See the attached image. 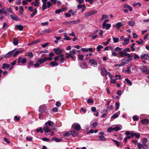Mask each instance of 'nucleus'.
<instances>
[{
	"instance_id": "obj_15",
	"label": "nucleus",
	"mask_w": 149,
	"mask_h": 149,
	"mask_svg": "<svg viewBox=\"0 0 149 149\" xmlns=\"http://www.w3.org/2000/svg\"><path fill=\"white\" fill-rule=\"evenodd\" d=\"M46 61H48L47 60V58L45 57L42 58L38 59L37 60V62L39 63L40 64H42L44 62Z\"/></svg>"
},
{
	"instance_id": "obj_60",
	"label": "nucleus",
	"mask_w": 149,
	"mask_h": 149,
	"mask_svg": "<svg viewBox=\"0 0 149 149\" xmlns=\"http://www.w3.org/2000/svg\"><path fill=\"white\" fill-rule=\"evenodd\" d=\"M142 148L144 149H148V146L146 144H143Z\"/></svg>"
},
{
	"instance_id": "obj_47",
	"label": "nucleus",
	"mask_w": 149,
	"mask_h": 149,
	"mask_svg": "<svg viewBox=\"0 0 149 149\" xmlns=\"http://www.w3.org/2000/svg\"><path fill=\"white\" fill-rule=\"evenodd\" d=\"M39 0H36L34 2V6L38 7L39 6V3L38 2Z\"/></svg>"
},
{
	"instance_id": "obj_49",
	"label": "nucleus",
	"mask_w": 149,
	"mask_h": 149,
	"mask_svg": "<svg viewBox=\"0 0 149 149\" xmlns=\"http://www.w3.org/2000/svg\"><path fill=\"white\" fill-rule=\"evenodd\" d=\"M135 43H132L130 46V48H131L132 51L133 52L135 51V49L134 48V47L135 45Z\"/></svg>"
},
{
	"instance_id": "obj_51",
	"label": "nucleus",
	"mask_w": 149,
	"mask_h": 149,
	"mask_svg": "<svg viewBox=\"0 0 149 149\" xmlns=\"http://www.w3.org/2000/svg\"><path fill=\"white\" fill-rule=\"evenodd\" d=\"M115 105L116 106V110H117L118 109L119 106H120V104L118 102H116L115 103Z\"/></svg>"
},
{
	"instance_id": "obj_62",
	"label": "nucleus",
	"mask_w": 149,
	"mask_h": 149,
	"mask_svg": "<svg viewBox=\"0 0 149 149\" xmlns=\"http://www.w3.org/2000/svg\"><path fill=\"white\" fill-rule=\"evenodd\" d=\"M34 62L33 61H32L30 62L29 63V65L27 66V67L28 68H30V67L33 65Z\"/></svg>"
},
{
	"instance_id": "obj_29",
	"label": "nucleus",
	"mask_w": 149,
	"mask_h": 149,
	"mask_svg": "<svg viewBox=\"0 0 149 149\" xmlns=\"http://www.w3.org/2000/svg\"><path fill=\"white\" fill-rule=\"evenodd\" d=\"M124 42L122 43L123 45H127L129 42L130 39H124Z\"/></svg>"
},
{
	"instance_id": "obj_35",
	"label": "nucleus",
	"mask_w": 149,
	"mask_h": 149,
	"mask_svg": "<svg viewBox=\"0 0 149 149\" xmlns=\"http://www.w3.org/2000/svg\"><path fill=\"white\" fill-rule=\"evenodd\" d=\"M13 43L14 45H16L18 44V40L16 38H14L13 40Z\"/></svg>"
},
{
	"instance_id": "obj_34",
	"label": "nucleus",
	"mask_w": 149,
	"mask_h": 149,
	"mask_svg": "<svg viewBox=\"0 0 149 149\" xmlns=\"http://www.w3.org/2000/svg\"><path fill=\"white\" fill-rule=\"evenodd\" d=\"M52 31L50 29H45L41 31L42 33H49L50 32H52Z\"/></svg>"
},
{
	"instance_id": "obj_33",
	"label": "nucleus",
	"mask_w": 149,
	"mask_h": 149,
	"mask_svg": "<svg viewBox=\"0 0 149 149\" xmlns=\"http://www.w3.org/2000/svg\"><path fill=\"white\" fill-rule=\"evenodd\" d=\"M82 65L84 66V67H83L82 65H81L80 66L82 69H86V67L87 66V65L85 62H84L83 63Z\"/></svg>"
},
{
	"instance_id": "obj_21",
	"label": "nucleus",
	"mask_w": 149,
	"mask_h": 149,
	"mask_svg": "<svg viewBox=\"0 0 149 149\" xmlns=\"http://www.w3.org/2000/svg\"><path fill=\"white\" fill-rule=\"evenodd\" d=\"M132 136L133 137L135 136V138L137 139H139L140 136V134L139 133L134 132L133 131H132Z\"/></svg>"
},
{
	"instance_id": "obj_63",
	"label": "nucleus",
	"mask_w": 149,
	"mask_h": 149,
	"mask_svg": "<svg viewBox=\"0 0 149 149\" xmlns=\"http://www.w3.org/2000/svg\"><path fill=\"white\" fill-rule=\"evenodd\" d=\"M134 59H136L139 58V57L137 54L135 53H134Z\"/></svg>"
},
{
	"instance_id": "obj_32",
	"label": "nucleus",
	"mask_w": 149,
	"mask_h": 149,
	"mask_svg": "<svg viewBox=\"0 0 149 149\" xmlns=\"http://www.w3.org/2000/svg\"><path fill=\"white\" fill-rule=\"evenodd\" d=\"M52 67H54L58 65V63L55 61H52L50 63Z\"/></svg>"
},
{
	"instance_id": "obj_31",
	"label": "nucleus",
	"mask_w": 149,
	"mask_h": 149,
	"mask_svg": "<svg viewBox=\"0 0 149 149\" xmlns=\"http://www.w3.org/2000/svg\"><path fill=\"white\" fill-rule=\"evenodd\" d=\"M135 24V22L133 21H130L128 22V24L130 26H133Z\"/></svg>"
},
{
	"instance_id": "obj_38",
	"label": "nucleus",
	"mask_w": 149,
	"mask_h": 149,
	"mask_svg": "<svg viewBox=\"0 0 149 149\" xmlns=\"http://www.w3.org/2000/svg\"><path fill=\"white\" fill-rule=\"evenodd\" d=\"M78 57L79 60L82 61L83 60L84 56L82 54H79L78 55Z\"/></svg>"
},
{
	"instance_id": "obj_40",
	"label": "nucleus",
	"mask_w": 149,
	"mask_h": 149,
	"mask_svg": "<svg viewBox=\"0 0 149 149\" xmlns=\"http://www.w3.org/2000/svg\"><path fill=\"white\" fill-rule=\"evenodd\" d=\"M77 50L75 49H73L72 50L70 51L69 53L71 54V55H74L76 54V52Z\"/></svg>"
},
{
	"instance_id": "obj_19",
	"label": "nucleus",
	"mask_w": 149,
	"mask_h": 149,
	"mask_svg": "<svg viewBox=\"0 0 149 149\" xmlns=\"http://www.w3.org/2000/svg\"><path fill=\"white\" fill-rule=\"evenodd\" d=\"M49 57H46L48 61H51L52 59V57L54 55V54L52 52H51L49 54Z\"/></svg>"
},
{
	"instance_id": "obj_26",
	"label": "nucleus",
	"mask_w": 149,
	"mask_h": 149,
	"mask_svg": "<svg viewBox=\"0 0 149 149\" xmlns=\"http://www.w3.org/2000/svg\"><path fill=\"white\" fill-rule=\"evenodd\" d=\"M3 13L5 15H8V13L5 10L4 8H3L0 10V14Z\"/></svg>"
},
{
	"instance_id": "obj_42",
	"label": "nucleus",
	"mask_w": 149,
	"mask_h": 149,
	"mask_svg": "<svg viewBox=\"0 0 149 149\" xmlns=\"http://www.w3.org/2000/svg\"><path fill=\"white\" fill-rule=\"evenodd\" d=\"M119 39L118 38H117L113 37V40L114 43H116L118 42Z\"/></svg>"
},
{
	"instance_id": "obj_4",
	"label": "nucleus",
	"mask_w": 149,
	"mask_h": 149,
	"mask_svg": "<svg viewBox=\"0 0 149 149\" xmlns=\"http://www.w3.org/2000/svg\"><path fill=\"white\" fill-rule=\"evenodd\" d=\"M42 1L43 3L42 8L43 10H45L47 8H49L53 5L51 2L47 1V0H42Z\"/></svg>"
},
{
	"instance_id": "obj_56",
	"label": "nucleus",
	"mask_w": 149,
	"mask_h": 149,
	"mask_svg": "<svg viewBox=\"0 0 149 149\" xmlns=\"http://www.w3.org/2000/svg\"><path fill=\"white\" fill-rule=\"evenodd\" d=\"M113 128L114 130L118 131L121 130V128L118 126H116Z\"/></svg>"
},
{
	"instance_id": "obj_43",
	"label": "nucleus",
	"mask_w": 149,
	"mask_h": 149,
	"mask_svg": "<svg viewBox=\"0 0 149 149\" xmlns=\"http://www.w3.org/2000/svg\"><path fill=\"white\" fill-rule=\"evenodd\" d=\"M114 49L116 51L119 52H120L121 51L122 48L119 47H117L115 48Z\"/></svg>"
},
{
	"instance_id": "obj_45",
	"label": "nucleus",
	"mask_w": 149,
	"mask_h": 149,
	"mask_svg": "<svg viewBox=\"0 0 149 149\" xmlns=\"http://www.w3.org/2000/svg\"><path fill=\"white\" fill-rule=\"evenodd\" d=\"M148 141V139L146 137H144L143 138L142 140V144H146Z\"/></svg>"
},
{
	"instance_id": "obj_5",
	"label": "nucleus",
	"mask_w": 149,
	"mask_h": 149,
	"mask_svg": "<svg viewBox=\"0 0 149 149\" xmlns=\"http://www.w3.org/2000/svg\"><path fill=\"white\" fill-rule=\"evenodd\" d=\"M140 69L142 72H144L146 74L149 73V69H148L146 66L143 65L141 66Z\"/></svg>"
},
{
	"instance_id": "obj_10",
	"label": "nucleus",
	"mask_w": 149,
	"mask_h": 149,
	"mask_svg": "<svg viewBox=\"0 0 149 149\" xmlns=\"http://www.w3.org/2000/svg\"><path fill=\"white\" fill-rule=\"evenodd\" d=\"M80 20L79 19H77L76 20L70 21L67 22V24L69 25H73L77 24V23L80 22Z\"/></svg>"
},
{
	"instance_id": "obj_41",
	"label": "nucleus",
	"mask_w": 149,
	"mask_h": 149,
	"mask_svg": "<svg viewBox=\"0 0 149 149\" xmlns=\"http://www.w3.org/2000/svg\"><path fill=\"white\" fill-rule=\"evenodd\" d=\"M125 80L127 84H129L130 86L132 85V82L130 80L127 78L125 79Z\"/></svg>"
},
{
	"instance_id": "obj_46",
	"label": "nucleus",
	"mask_w": 149,
	"mask_h": 149,
	"mask_svg": "<svg viewBox=\"0 0 149 149\" xmlns=\"http://www.w3.org/2000/svg\"><path fill=\"white\" fill-rule=\"evenodd\" d=\"M103 47L101 45H98L96 48V49L98 51H100L101 49L103 48Z\"/></svg>"
},
{
	"instance_id": "obj_53",
	"label": "nucleus",
	"mask_w": 149,
	"mask_h": 149,
	"mask_svg": "<svg viewBox=\"0 0 149 149\" xmlns=\"http://www.w3.org/2000/svg\"><path fill=\"white\" fill-rule=\"evenodd\" d=\"M132 119L134 121H137L139 120V118L136 116H134L132 117Z\"/></svg>"
},
{
	"instance_id": "obj_64",
	"label": "nucleus",
	"mask_w": 149,
	"mask_h": 149,
	"mask_svg": "<svg viewBox=\"0 0 149 149\" xmlns=\"http://www.w3.org/2000/svg\"><path fill=\"white\" fill-rule=\"evenodd\" d=\"M49 44V43L48 42H46L44 44L42 45V46L43 48H45Z\"/></svg>"
},
{
	"instance_id": "obj_23",
	"label": "nucleus",
	"mask_w": 149,
	"mask_h": 149,
	"mask_svg": "<svg viewBox=\"0 0 149 149\" xmlns=\"http://www.w3.org/2000/svg\"><path fill=\"white\" fill-rule=\"evenodd\" d=\"M70 132L71 135H72L74 137H77L78 135V133L75 131L74 130L70 131Z\"/></svg>"
},
{
	"instance_id": "obj_25",
	"label": "nucleus",
	"mask_w": 149,
	"mask_h": 149,
	"mask_svg": "<svg viewBox=\"0 0 149 149\" xmlns=\"http://www.w3.org/2000/svg\"><path fill=\"white\" fill-rule=\"evenodd\" d=\"M123 24L120 22H118L116 24V27L117 29L119 30L120 27L122 26Z\"/></svg>"
},
{
	"instance_id": "obj_50",
	"label": "nucleus",
	"mask_w": 149,
	"mask_h": 149,
	"mask_svg": "<svg viewBox=\"0 0 149 149\" xmlns=\"http://www.w3.org/2000/svg\"><path fill=\"white\" fill-rule=\"evenodd\" d=\"M53 139L56 142H58L62 141V139H61L59 138H55Z\"/></svg>"
},
{
	"instance_id": "obj_13",
	"label": "nucleus",
	"mask_w": 149,
	"mask_h": 149,
	"mask_svg": "<svg viewBox=\"0 0 149 149\" xmlns=\"http://www.w3.org/2000/svg\"><path fill=\"white\" fill-rule=\"evenodd\" d=\"M108 72H107L104 68H102L101 70V74L103 76H104L107 75Z\"/></svg>"
},
{
	"instance_id": "obj_59",
	"label": "nucleus",
	"mask_w": 149,
	"mask_h": 149,
	"mask_svg": "<svg viewBox=\"0 0 149 149\" xmlns=\"http://www.w3.org/2000/svg\"><path fill=\"white\" fill-rule=\"evenodd\" d=\"M110 41V39H109L107 40L106 42H103V44L104 45L106 46L109 44Z\"/></svg>"
},
{
	"instance_id": "obj_54",
	"label": "nucleus",
	"mask_w": 149,
	"mask_h": 149,
	"mask_svg": "<svg viewBox=\"0 0 149 149\" xmlns=\"http://www.w3.org/2000/svg\"><path fill=\"white\" fill-rule=\"evenodd\" d=\"M8 28L7 25L6 23H4L3 25V29L6 30Z\"/></svg>"
},
{
	"instance_id": "obj_22",
	"label": "nucleus",
	"mask_w": 149,
	"mask_h": 149,
	"mask_svg": "<svg viewBox=\"0 0 149 149\" xmlns=\"http://www.w3.org/2000/svg\"><path fill=\"white\" fill-rule=\"evenodd\" d=\"M149 120L147 119H143L141 120V123L143 125L147 124L149 123Z\"/></svg>"
},
{
	"instance_id": "obj_27",
	"label": "nucleus",
	"mask_w": 149,
	"mask_h": 149,
	"mask_svg": "<svg viewBox=\"0 0 149 149\" xmlns=\"http://www.w3.org/2000/svg\"><path fill=\"white\" fill-rule=\"evenodd\" d=\"M15 27L16 29L19 31H22L23 29V26L21 25H16Z\"/></svg>"
},
{
	"instance_id": "obj_28",
	"label": "nucleus",
	"mask_w": 149,
	"mask_h": 149,
	"mask_svg": "<svg viewBox=\"0 0 149 149\" xmlns=\"http://www.w3.org/2000/svg\"><path fill=\"white\" fill-rule=\"evenodd\" d=\"M10 65L7 63H3L2 65V68L5 69L6 68H8L10 67Z\"/></svg>"
},
{
	"instance_id": "obj_61",
	"label": "nucleus",
	"mask_w": 149,
	"mask_h": 149,
	"mask_svg": "<svg viewBox=\"0 0 149 149\" xmlns=\"http://www.w3.org/2000/svg\"><path fill=\"white\" fill-rule=\"evenodd\" d=\"M81 50L83 52H88V48H82L81 49Z\"/></svg>"
},
{
	"instance_id": "obj_30",
	"label": "nucleus",
	"mask_w": 149,
	"mask_h": 149,
	"mask_svg": "<svg viewBox=\"0 0 149 149\" xmlns=\"http://www.w3.org/2000/svg\"><path fill=\"white\" fill-rule=\"evenodd\" d=\"M10 16L11 19L15 20H17L19 19L17 16L13 15H10Z\"/></svg>"
},
{
	"instance_id": "obj_11",
	"label": "nucleus",
	"mask_w": 149,
	"mask_h": 149,
	"mask_svg": "<svg viewBox=\"0 0 149 149\" xmlns=\"http://www.w3.org/2000/svg\"><path fill=\"white\" fill-rule=\"evenodd\" d=\"M120 113V111H118L117 112L114 113L111 117V120L117 118L119 116Z\"/></svg>"
},
{
	"instance_id": "obj_37",
	"label": "nucleus",
	"mask_w": 149,
	"mask_h": 149,
	"mask_svg": "<svg viewBox=\"0 0 149 149\" xmlns=\"http://www.w3.org/2000/svg\"><path fill=\"white\" fill-rule=\"evenodd\" d=\"M108 18V16L107 15L104 14L102 15V18H101L100 20H101L102 21Z\"/></svg>"
},
{
	"instance_id": "obj_36",
	"label": "nucleus",
	"mask_w": 149,
	"mask_h": 149,
	"mask_svg": "<svg viewBox=\"0 0 149 149\" xmlns=\"http://www.w3.org/2000/svg\"><path fill=\"white\" fill-rule=\"evenodd\" d=\"M98 137L100 141H104L106 140V139L103 136H100Z\"/></svg>"
},
{
	"instance_id": "obj_52",
	"label": "nucleus",
	"mask_w": 149,
	"mask_h": 149,
	"mask_svg": "<svg viewBox=\"0 0 149 149\" xmlns=\"http://www.w3.org/2000/svg\"><path fill=\"white\" fill-rule=\"evenodd\" d=\"M28 56L30 58H32L33 56V54L31 52H29L28 53Z\"/></svg>"
},
{
	"instance_id": "obj_55",
	"label": "nucleus",
	"mask_w": 149,
	"mask_h": 149,
	"mask_svg": "<svg viewBox=\"0 0 149 149\" xmlns=\"http://www.w3.org/2000/svg\"><path fill=\"white\" fill-rule=\"evenodd\" d=\"M98 123L97 122H95L91 124V126L93 128H95L97 125Z\"/></svg>"
},
{
	"instance_id": "obj_16",
	"label": "nucleus",
	"mask_w": 149,
	"mask_h": 149,
	"mask_svg": "<svg viewBox=\"0 0 149 149\" xmlns=\"http://www.w3.org/2000/svg\"><path fill=\"white\" fill-rule=\"evenodd\" d=\"M13 52H14L13 51H11L9 52L6 54L4 55V57L6 58L10 57L12 55H13Z\"/></svg>"
},
{
	"instance_id": "obj_12",
	"label": "nucleus",
	"mask_w": 149,
	"mask_h": 149,
	"mask_svg": "<svg viewBox=\"0 0 149 149\" xmlns=\"http://www.w3.org/2000/svg\"><path fill=\"white\" fill-rule=\"evenodd\" d=\"M111 25L110 24L107 23L106 24H102V27L104 29L107 30H109L111 27Z\"/></svg>"
},
{
	"instance_id": "obj_57",
	"label": "nucleus",
	"mask_w": 149,
	"mask_h": 149,
	"mask_svg": "<svg viewBox=\"0 0 149 149\" xmlns=\"http://www.w3.org/2000/svg\"><path fill=\"white\" fill-rule=\"evenodd\" d=\"M71 135L70 131L68 132H66L63 134V136H68Z\"/></svg>"
},
{
	"instance_id": "obj_39",
	"label": "nucleus",
	"mask_w": 149,
	"mask_h": 149,
	"mask_svg": "<svg viewBox=\"0 0 149 149\" xmlns=\"http://www.w3.org/2000/svg\"><path fill=\"white\" fill-rule=\"evenodd\" d=\"M112 140L114 142H115L117 147H119L120 146V143L119 142L113 139Z\"/></svg>"
},
{
	"instance_id": "obj_8",
	"label": "nucleus",
	"mask_w": 149,
	"mask_h": 149,
	"mask_svg": "<svg viewBox=\"0 0 149 149\" xmlns=\"http://www.w3.org/2000/svg\"><path fill=\"white\" fill-rule=\"evenodd\" d=\"M72 126L74 129L77 131H79L81 128L80 125L77 123L73 124Z\"/></svg>"
},
{
	"instance_id": "obj_17",
	"label": "nucleus",
	"mask_w": 149,
	"mask_h": 149,
	"mask_svg": "<svg viewBox=\"0 0 149 149\" xmlns=\"http://www.w3.org/2000/svg\"><path fill=\"white\" fill-rule=\"evenodd\" d=\"M89 62L90 64H91V65H97V64L96 61L93 59H90L89 60Z\"/></svg>"
},
{
	"instance_id": "obj_24",
	"label": "nucleus",
	"mask_w": 149,
	"mask_h": 149,
	"mask_svg": "<svg viewBox=\"0 0 149 149\" xmlns=\"http://www.w3.org/2000/svg\"><path fill=\"white\" fill-rule=\"evenodd\" d=\"M123 7L125 8H128L130 11H131L132 10V8L130 5L127 4H124L123 5Z\"/></svg>"
},
{
	"instance_id": "obj_1",
	"label": "nucleus",
	"mask_w": 149,
	"mask_h": 149,
	"mask_svg": "<svg viewBox=\"0 0 149 149\" xmlns=\"http://www.w3.org/2000/svg\"><path fill=\"white\" fill-rule=\"evenodd\" d=\"M56 125L51 120H49L45 123V126L43 130L45 132L48 133L51 130H55Z\"/></svg>"
},
{
	"instance_id": "obj_48",
	"label": "nucleus",
	"mask_w": 149,
	"mask_h": 149,
	"mask_svg": "<svg viewBox=\"0 0 149 149\" xmlns=\"http://www.w3.org/2000/svg\"><path fill=\"white\" fill-rule=\"evenodd\" d=\"M36 131L37 132H40L41 133H43L42 129L41 127H40L39 128V129H38V128L37 129H36Z\"/></svg>"
},
{
	"instance_id": "obj_9",
	"label": "nucleus",
	"mask_w": 149,
	"mask_h": 149,
	"mask_svg": "<svg viewBox=\"0 0 149 149\" xmlns=\"http://www.w3.org/2000/svg\"><path fill=\"white\" fill-rule=\"evenodd\" d=\"M149 57L148 54L145 53H142L140 56L141 58L143 60H147Z\"/></svg>"
},
{
	"instance_id": "obj_58",
	"label": "nucleus",
	"mask_w": 149,
	"mask_h": 149,
	"mask_svg": "<svg viewBox=\"0 0 149 149\" xmlns=\"http://www.w3.org/2000/svg\"><path fill=\"white\" fill-rule=\"evenodd\" d=\"M114 130V129L113 127H111L108 128L107 129V132H112Z\"/></svg>"
},
{
	"instance_id": "obj_18",
	"label": "nucleus",
	"mask_w": 149,
	"mask_h": 149,
	"mask_svg": "<svg viewBox=\"0 0 149 149\" xmlns=\"http://www.w3.org/2000/svg\"><path fill=\"white\" fill-rule=\"evenodd\" d=\"M130 61V58L127 59L125 58H123L121 61V62L124 65L128 64Z\"/></svg>"
},
{
	"instance_id": "obj_7",
	"label": "nucleus",
	"mask_w": 149,
	"mask_h": 149,
	"mask_svg": "<svg viewBox=\"0 0 149 149\" xmlns=\"http://www.w3.org/2000/svg\"><path fill=\"white\" fill-rule=\"evenodd\" d=\"M97 12V11L96 10H94V11H91L87 12L85 13L84 16L86 17L90 16L93 14L96 13Z\"/></svg>"
},
{
	"instance_id": "obj_6",
	"label": "nucleus",
	"mask_w": 149,
	"mask_h": 149,
	"mask_svg": "<svg viewBox=\"0 0 149 149\" xmlns=\"http://www.w3.org/2000/svg\"><path fill=\"white\" fill-rule=\"evenodd\" d=\"M12 51H13V56L15 57L16 56L18 55L20 53H22V50H18L17 49H15Z\"/></svg>"
},
{
	"instance_id": "obj_44",
	"label": "nucleus",
	"mask_w": 149,
	"mask_h": 149,
	"mask_svg": "<svg viewBox=\"0 0 149 149\" xmlns=\"http://www.w3.org/2000/svg\"><path fill=\"white\" fill-rule=\"evenodd\" d=\"M137 146L139 149H141L142 148L143 144H141L140 143H137Z\"/></svg>"
},
{
	"instance_id": "obj_14",
	"label": "nucleus",
	"mask_w": 149,
	"mask_h": 149,
	"mask_svg": "<svg viewBox=\"0 0 149 149\" xmlns=\"http://www.w3.org/2000/svg\"><path fill=\"white\" fill-rule=\"evenodd\" d=\"M26 60L27 59L25 58L22 59V58L21 57H19L18 59V63H19L20 62H21L22 63L24 64L26 62Z\"/></svg>"
},
{
	"instance_id": "obj_20",
	"label": "nucleus",
	"mask_w": 149,
	"mask_h": 149,
	"mask_svg": "<svg viewBox=\"0 0 149 149\" xmlns=\"http://www.w3.org/2000/svg\"><path fill=\"white\" fill-rule=\"evenodd\" d=\"M60 47H59L58 48H54V51L56 54L57 55L59 54H60L61 53L62 51V50H60Z\"/></svg>"
},
{
	"instance_id": "obj_3",
	"label": "nucleus",
	"mask_w": 149,
	"mask_h": 149,
	"mask_svg": "<svg viewBox=\"0 0 149 149\" xmlns=\"http://www.w3.org/2000/svg\"><path fill=\"white\" fill-rule=\"evenodd\" d=\"M39 112H41L39 114V117L40 119H43L42 116L43 113H48V110L47 109V107L45 104H43L40 105L39 107V109L38 110Z\"/></svg>"
},
{
	"instance_id": "obj_2",
	"label": "nucleus",
	"mask_w": 149,
	"mask_h": 149,
	"mask_svg": "<svg viewBox=\"0 0 149 149\" xmlns=\"http://www.w3.org/2000/svg\"><path fill=\"white\" fill-rule=\"evenodd\" d=\"M127 52H130V49L128 48H125L123 51L119 52L120 56L121 58L127 56L129 58H132V56L130 54L127 53Z\"/></svg>"
}]
</instances>
